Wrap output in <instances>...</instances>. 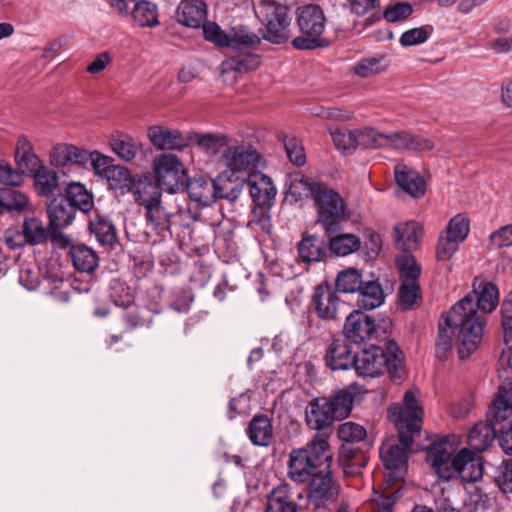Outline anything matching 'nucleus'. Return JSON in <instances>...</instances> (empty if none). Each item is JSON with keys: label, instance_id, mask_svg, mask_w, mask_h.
<instances>
[{"label": "nucleus", "instance_id": "1", "mask_svg": "<svg viewBox=\"0 0 512 512\" xmlns=\"http://www.w3.org/2000/svg\"><path fill=\"white\" fill-rule=\"evenodd\" d=\"M499 303V291L491 282L473 283V290L451 307V319L460 324L457 336L458 355L461 359L468 358L480 345L485 319L479 313L492 312Z\"/></svg>", "mask_w": 512, "mask_h": 512}, {"label": "nucleus", "instance_id": "2", "mask_svg": "<svg viewBox=\"0 0 512 512\" xmlns=\"http://www.w3.org/2000/svg\"><path fill=\"white\" fill-rule=\"evenodd\" d=\"M423 408L419 401V391L409 390L404 394L403 403L393 404L388 410V418L394 423L400 445L389 441L380 447V457L384 466L392 472L406 469L408 452L413 444V434L421 429Z\"/></svg>", "mask_w": 512, "mask_h": 512}, {"label": "nucleus", "instance_id": "3", "mask_svg": "<svg viewBox=\"0 0 512 512\" xmlns=\"http://www.w3.org/2000/svg\"><path fill=\"white\" fill-rule=\"evenodd\" d=\"M364 393L363 386L353 383L339 390L331 398H314L305 409L306 425L328 438L332 424L348 417L354 404L362 400Z\"/></svg>", "mask_w": 512, "mask_h": 512}, {"label": "nucleus", "instance_id": "4", "mask_svg": "<svg viewBox=\"0 0 512 512\" xmlns=\"http://www.w3.org/2000/svg\"><path fill=\"white\" fill-rule=\"evenodd\" d=\"M290 191L299 197L311 196L316 206L317 221L327 233L336 232L339 225L351 217L344 199L324 183L309 182L304 178L295 179L291 182Z\"/></svg>", "mask_w": 512, "mask_h": 512}, {"label": "nucleus", "instance_id": "5", "mask_svg": "<svg viewBox=\"0 0 512 512\" xmlns=\"http://www.w3.org/2000/svg\"><path fill=\"white\" fill-rule=\"evenodd\" d=\"M332 453L325 434L316 433L305 447L292 449L287 476L295 483H306L323 467L331 466Z\"/></svg>", "mask_w": 512, "mask_h": 512}, {"label": "nucleus", "instance_id": "6", "mask_svg": "<svg viewBox=\"0 0 512 512\" xmlns=\"http://www.w3.org/2000/svg\"><path fill=\"white\" fill-rule=\"evenodd\" d=\"M353 367L360 377L375 378L385 370L396 377L403 367L402 352L394 341H388L385 349L373 345L354 355Z\"/></svg>", "mask_w": 512, "mask_h": 512}, {"label": "nucleus", "instance_id": "7", "mask_svg": "<svg viewBox=\"0 0 512 512\" xmlns=\"http://www.w3.org/2000/svg\"><path fill=\"white\" fill-rule=\"evenodd\" d=\"M327 18L323 9L317 4H308L297 10V25L301 35L293 39L296 49L312 50L324 47L328 42L323 37Z\"/></svg>", "mask_w": 512, "mask_h": 512}, {"label": "nucleus", "instance_id": "8", "mask_svg": "<svg viewBox=\"0 0 512 512\" xmlns=\"http://www.w3.org/2000/svg\"><path fill=\"white\" fill-rule=\"evenodd\" d=\"M161 191L154 183L140 184L134 201L143 209L147 225L159 236L170 233L171 213L161 201Z\"/></svg>", "mask_w": 512, "mask_h": 512}, {"label": "nucleus", "instance_id": "9", "mask_svg": "<svg viewBox=\"0 0 512 512\" xmlns=\"http://www.w3.org/2000/svg\"><path fill=\"white\" fill-rule=\"evenodd\" d=\"M288 7L275 0H261L254 9L258 20L266 27L264 39L281 44L289 38L290 19Z\"/></svg>", "mask_w": 512, "mask_h": 512}, {"label": "nucleus", "instance_id": "10", "mask_svg": "<svg viewBox=\"0 0 512 512\" xmlns=\"http://www.w3.org/2000/svg\"><path fill=\"white\" fill-rule=\"evenodd\" d=\"M498 377L501 383L498 393L489 406V415L497 422L512 414V349L503 351L498 361Z\"/></svg>", "mask_w": 512, "mask_h": 512}, {"label": "nucleus", "instance_id": "11", "mask_svg": "<svg viewBox=\"0 0 512 512\" xmlns=\"http://www.w3.org/2000/svg\"><path fill=\"white\" fill-rule=\"evenodd\" d=\"M152 170L158 190L176 193L184 187L185 168L179 157L171 153H162L154 157Z\"/></svg>", "mask_w": 512, "mask_h": 512}, {"label": "nucleus", "instance_id": "12", "mask_svg": "<svg viewBox=\"0 0 512 512\" xmlns=\"http://www.w3.org/2000/svg\"><path fill=\"white\" fill-rule=\"evenodd\" d=\"M308 481L307 497L314 508H325L335 501L339 487L332 480L330 466L323 467Z\"/></svg>", "mask_w": 512, "mask_h": 512}, {"label": "nucleus", "instance_id": "13", "mask_svg": "<svg viewBox=\"0 0 512 512\" xmlns=\"http://www.w3.org/2000/svg\"><path fill=\"white\" fill-rule=\"evenodd\" d=\"M454 448L448 441L433 443L426 452V461L438 478L448 481L455 475Z\"/></svg>", "mask_w": 512, "mask_h": 512}, {"label": "nucleus", "instance_id": "14", "mask_svg": "<svg viewBox=\"0 0 512 512\" xmlns=\"http://www.w3.org/2000/svg\"><path fill=\"white\" fill-rule=\"evenodd\" d=\"M147 138L158 150H183L189 146L188 134L163 125L150 126Z\"/></svg>", "mask_w": 512, "mask_h": 512}, {"label": "nucleus", "instance_id": "15", "mask_svg": "<svg viewBox=\"0 0 512 512\" xmlns=\"http://www.w3.org/2000/svg\"><path fill=\"white\" fill-rule=\"evenodd\" d=\"M340 306V298L337 291L333 290L329 285H318L315 287L311 308L316 315L325 321L335 320L337 318Z\"/></svg>", "mask_w": 512, "mask_h": 512}, {"label": "nucleus", "instance_id": "16", "mask_svg": "<svg viewBox=\"0 0 512 512\" xmlns=\"http://www.w3.org/2000/svg\"><path fill=\"white\" fill-rule=\"evenodd\" d=\"M376 330L374 320L360 310L351 312L345 321L343 333L347 340L360 344L371 339Z\"/></svg>", "mask_w": 512, "mask_h": 512}, {"label": "nucleus", "instance_id": "17", "mask_svg": "<svg viewBox=\"0 0 512 512\" xmlns=\"http://www.w3.org/2000/svg\"><path fill=\"white\" fill-rule=\"evenodd\" d=\"M59 242L63 247H69L71 261L78 271L91 273L98 267L99 257L93 248L83 243H71L63 234H59Z\"/></svg>", "mask_w": 512, "mask_h": 512}, {"label": "nucleus", "instance_id": "18", "mask_svg": "<svg viewBox=\"0 0 512 512\" xmlns=\"http://www.w3.org/2000/svg\"><path fill=\"white\" fill-rule=\"evenodd\" d=\"M223 159L233 172L251 171L257 166L259 154L251 145L227 146Z\"/></svg>", "mask_w": 512, "mask_h": 512}, {"label": "nucleus", "instance_id": "19", "mask_svg": "<svg viewBox=\"0 0 512 512\" xmlns=\"http://www.w3.org/2000/svg\"><path fill=\"white\" fill-rule=\"evenodd\" d=\"M105 179L113 190H119L122 194L131 192L134 199L137 196V190L140 189V184L150 183L148 177H133L130 171L123 166L113 165L111 169L106 171Z\"/></svg>", "mask_w": 512, "mask_h": 512}, {"label": "nucleus", "instance_id": "20", "mask_svg": "<svg viewBox=\"0 0 512 512\" xmlns=\"http://www.w3.org/2000/svg\"><path fill=\"white\" fill-rule=\"evenodd\" d=\"M455 474H457L463 482L474 483L483 476L482 458L475 452L463 448L455 455Z\"/></svg>", "mask_w": 512, "mask_h": 512}, {"label": "nucleus", "instance_id": "21", "mask_svg": "<svg viewBox=\"0 0 512 512\" xmlns=\"http://www.w3.org/2000/svg\"><path fill=\"white\" fill-rule=\"evenodd\" d=\"M250 195L260 208H270L277 193L270 177L263 173H253L248 179Z\"/></svg>", "mask_w": 512, "mask_h": 512}, {"label": "nucleus", "instance_id": "22", "mask_svg": "<svg viewBox=\"0 0 512 512\" xmlns=\"http://www.w3.org/2000/svg\"><path fill=\"white\" fill-rule=\"evenodd\" d=\"M186 189L190 200L199 207L209 206L215 201L214 180L207 176L193 177L187 182Z\"/></svg>", "mask_w": 512, "mask_h": 512}, {"label": "nucleus", "instance_id": "23", "mask_svg": "<svg viewBox=\"0 0 512 512\" xmlns=\"http://www.w3.org/2000/svg\"><path fill=\"white\" fill-rule=\"evenodd\" d=\"M326 365L332 370H347L353 367L354 355L344 339H334L326 352Z\"/></svg>", "mask_w": 512, "mask_h": 512}, {"label": "nucleus", "instance_id": "24", "mask_svg": "<svg viewBox=\"0 0 512 512\" xmlns=\"http://www.w3.org/2000/svg\"><path fill=\"white\" fill-rule=\"evenodd\" d=\"M177 21L187 27L199 28L207 17L202 0H182L177 8Z\"/></svg>", "mask_w": 512, "mask_h": 512}, {"label": "nucleus", "instance_id": "25", "mask_svg": "<svg viewBox=\"0 0 512 512\" xmlns=\"http://www.w3.org/2000/svg\"><path fill=\"white\" fill-rule=\"evenodd\" d=\"M89 151L69 144H57L51 152V163L57 167L69 164L84 165L88 162Z\"/></svg>", "mask_w": 512, "mask_h": 512}, {"label": "nucleus", "instance_id": "26", "mask_svg": "<svg viewBox=\"0 0 512 512\" xmlns=\"http://www.w3.org/2000/svg\"><path fill=\"white\" fill-rule=\"evenodd\" d=\"M232 52L233 54L221 63L222 74L230 72L247 73L259 67L260 58L257 54L251 53L249 50Z\"/></svg>", "mask_w": 512, "mask_h": 512}, {"label": "nucleus", "instance_id": "27", "mask_svg": "<svg viewBox=\"0 0 512 512\" xmlns=\"http://www.w3.org/2000/svg\"><path fill=\"white\" fill-rule=\"evenodd\" d=\"M395 180L412 197L418 198L425 193V181L422 176L405 164L396 165Z\"/></svg>", "mask_w": 512, "mask_h": 512}, {"label": "nucleus", "instance_id": "28", "mask_svg": "<svg viewBox=\"0 0 512 512\" xmlns=\"http://www.w3.org/2000/svg\"><path fill=\"white\" fill-rule=\"evenodd\" d=\"M356 299L357 310H372L381 306L385 295L381 284L376 281H363L361 287L357 290Z\"/></svg>", "mask_w": 512, "mask_h": 512}, {"label": "nucleus", "instance_id": "29", "mask_svg": "<svg viewBox=\"0 0 512 512\" xmlns=\"http://www.w3.org/2000/svg\"><path fill=\"white\" fill-rule=\"evenodd\" d=\"M266 512H301L300 507L291 498L288 484H281L268 494Z\"/></svg>", "mask_w": 512, "mask_h": 512}, {"label": "nucleus", "instance_id": "30", "mask_svg": "<svg viewBox=\"0 0 512 512\" xmlns=\"http://www.w3.org/2000/svg\"><path fill=\"white\" fill-rule=\"evenodd\" d=\"M395 244L404 251L416 249L422 237V226L415 221L399 223L394 228Z\"/></svg>", "mask_w": 512, "mask_h": 512}, {"label": "nucleus", "instance_id": "31", "mask_svg": "<svg viewBox=\"0 0 512 512\" xmlns=\"http://www.w3.org/2000/svg\"><path fill=\"white\" fill-rule=\"evenodd\" d=\"M453 327H458L460 329V324L454 322L451 319V309L446 315L441 317L438 326V335L436 338L435 344V353L438 359H445L447 357L448 352L451 350L454 330ZM460 331L458 332V334Z\"/></svg>", "mask_w": 512, "mask_h": 512}, {"label": "nucleus", "instance_id": "32", "mask_svg": "<svg viewBox=\"0 0 512 512\" xmlns=\"http://www.w3.org/2000/svg\"><path fill=\"white\" fill-rule=\"evenodd\" d=\"M47 214L51 229L57 230L71 224L75 209L65 199H54L47 207Z\"/></svg>", "mask_w": 512, "mask_h": 512}, {"label": "nucleus", "instance_id": "33", "mask_svg": "<svg viewBox=\"0 0 512 512\" xmlns=\"http://www.w3.org/2000/svg\"><path fill=\"white\" fill-rule=\"evenodd\" d=\"M496 437V429L488 420L476 423L468 434L470 448L477 452L486 450Z\"/></svg>", "mask_w": 512, "mask_h": 512}, {"label": "nucleus", "instance_id": "34", "mask_svg": "<svg viewBox=\"0 0 512 512\" xmlns=\"http://www.w3.org/2000/svg\"><path fill=\"white\" fill-rule=\"evenodd\" d=\"M109 145L117 157L125 162L133 161L139 152L138 142L128 134L111 135Z\"/></svg>", "mask_w": 512, "mask_h": 512}, {"label": "nucleus", "instance_id": "35", "mask_svg": "<svg viewBox=\"0 0 512 512\" xmlns=\"http://www.w3.org/2000/svg\"><path fill=\"white\" fill-rule=\"evenodd\" d=\"M297 249L299 258L305 263L319 262L326 255L324 241L314 235L304 236Z\"/></svg>", "mask_w": 512, "mask_h": 512}, {"label": "nucleus", "instance_id": "36", "mask_svg": "<svg viewBox=\"0 0 512 512\" xmlns=\"http://www.w3.org/2000/svg\"><path fill=\"white\" fill-rule=\"evenodd\" d=\"M189 145L196 144L200 149L209 155H215L222 148H227L228 137L211 133L201 134L198 132L188 133Z\"/></svg>", "mask_w": 512, "mask_h": 512}, {"label": "nucleus", "instance_id": "37", "mask_svg": "<svg viewBox=\"0 0 512 512\" xmlns=\"http://www.w3.org/2000/svg\"><path fill=\"white\" fill-rule=\"evenodd\" d=\"M29 204L28 197L21 191L12 188H0V214L4 212H22Z\"/></svg>", "mask_w": 512, "mask_h": 512}, {"label": "nucleus", "instance_id": "38", "mask_svg": "<svg viewBox=\"0 0 512 512\" xmlns=\"http://www.w3.org/2000/svg\"><path fill=\"white\" fill-rule=\"evenodd\" d=\"M248 436L255 445H268L272 439V425L268 417L254 416L248 426Z\"/></svg>", "mask_w": 512, "mask_h": 512}, {"label": "nucleus", "instance_id": "39", "mask_svg": "<svg viewBox=\"0 0 512 512\" xmlns=\"http://www.w3.org/2000/svg\"><path fill=\"white\" fill-rule=\"evenodd\" d=\"M260 44V38L246 27H234L228 37V45L232 51L255 49Z\"/></svg>", "mask_w": 512, "mask_h": 512}, {"label": "nucleus", "instance_id": "40", "mask_svg": "<svg viewBox=\"0 0 512 512\" xmlns=\"http://www.w3.org/2000/svg\"><path fill=\"white\" fill-rule=\"evenodd\" d=\"M74 209L87 213L93 207L92 195L79 182H71L66 187V198Z\"/></svg>", "mask_w": 512, "mask_h": 512}, {"label": "nucleus", "instance_id": "41", "mask_svg": "<svg viewBox=\"0 0 512 512\" xmlns=\"http://www.w3.org/2000/svg\"><path fill=\"white\" fill-rule=\"evenodd\" d=\"M34 186L39 195H51L58 187L57 173L46 166H38L34 171Z\"/></svg>", "mask_w": 512, "mask_h": 512}, {"label": "nucleus", "instance_id": "42", "mask_svg": "<svg viewBox=\"0 0 512 512\" xmlns=\"http://www.w3.org/2000/svg\"><path fill=\"white\" fill-rule=\"evenodd\" d=\"M89 228L101 245L112 246L117 242L116 229L110 220L96 216L90 221Z\"/></svg>", "mask_w": 512, "mask_h": 512}, {"label": "nucleus", "instance_id": "43", "mask_svg": "<svg viewBox=\"0 0 512 512\" xmlns=\"http://www.w3.org/2000/svg\"><path fill=\"white\" fill-rule=\"evenodd\" d=\"M329 246L335 255L347 256L360 248L361 241L356 235L349 233L329 235Z\"/></svg>", "mask_w": 512, "mask_h": 512}, {"label": "nucleus", "instance_id": "44", "mask_svg": "<svg viewBox=\"0 0 512 512\" xmlns=\"http://www.w3.org/2000/svg\"><path fill=\"white\" fill-rule=\"evenodd\" d=\"M21 231L27 245H40L47 240V230L42 221L36 217L25 218Z\"/></svg>", "mask_w": 512, "mask_h": 512}, {"label": "nucleus", "instance_id": "45", "mask_svg": "<svg viewBox=\"0 0 512 512\" xmlns=\"http://www.w3.org/2000/svg\"><path fill=\"white\" fill-rule=\"evenodd\" d=\"M131 14L135 23L140 27H153L159 23L157 7L149 1H138Z\"/></svg>", "mask_w": 512, "mask_h": 512}, {"label": "nucleus", "instance_id": "46", "mask_svg": "<svg viewBox=\"0 0 512 512\" xmlns=\"http://www.w3.org/2000/svg\"><path fill=\"white\" fill-rule=\"evenodd\" d=\"M362 283V276L359 270L355 268H347L340 271L335 280L337 291L342 293L357 292Z\"/></svg>", "mask_w": 512, "mask_h": 512}, {"label": "nucleus", "instance_id": "47", "mask_svg": "<svg viewBox=\"0 0 512 512\" xmlns=\"http://www.w3.org/2000/svg\"><path fill=\"white\" fill-rule=\"evenodd\" d=\"M110 298L116 306L130 307L134 302L131 288L119 279H112L109 285Z\"/></svg>", "mask_w": 512, "mask_h": 512}, {"label": "nucleus", "instance_id": "48", "mask_svg": "<svg viewBox=\"0 0 512 512\" xmlns=\"http://www.w3.org/2000/svg\"><path fill=\"white\" fill-rule=\"evenodd\" d=\"M469 229L468 218L464 214H457L450 219L442 234L458 243H462L467 238Z\"/></svg>", "mask_w": 512, "mask_h": 512}, {"label": "nucleus", "instance_id": "49", "mask_svg": "<svg viewBox=\"0 0 512 512\" xmlns=\"http://www.w3.org/2000/svg\"><path fill=\"white\" fill-rule=\"evenodd\" d=\"M388 66V61L384 56L370 57L362 59L355 67L354 72L360 77H368L384 71Z\"/></svg>", "mask_w": 512, "mask_h": 512}, {"label": "nucleus", "instance_id": "50", "mask_svg": "<svg viewBox=\"0 0 512 512\" xmlns=\"http://www.w3.org/2000/svg\"><path fill=\"white\" fill-rule=\"evenodd\" d=\"M215 184V200L217 198L227 199L229 201H235L241 194V186L238 183L232 182L230 179L224 176L217 177L214 180Z\"/></svg>", "mask_w": 512, "mask_h": 512}, {"label": "nucleus", "instance_id": "51", "mask_svg": "<svg viewBox=\"0 0 512 512\" xmlns=\"http://www.w3.org/2000/svg\"><path fill=\"white\" fill-rule=\"evenodd\" d=\"M358 145L367 148H377L385 146L386 133H379L373 128L364 127L356 130Z\"/></svg>", "mask_w": 512, "mask_h": 512}, {"label": "nucleus", "instance_id": "52", "mask_svg": "<svg viewBox=\"0 0 512 512\" xmlns=\"http://www.w3.org/2000/svg\"><path fill=\"white\" fill-rule=\"evenodd\" d=\"M433 32L432 26L426 25L405 31L400 37L403 47L419 45L426 42Z\"/></svg>", "mask_w": 512, "mask_h": 512}, {"label": "nucleus", "instance_id": "53", "mask_svg": "<svg viewBox=\"0 0 512 512\" xmlns=\"http://www.w3.org/2000/svg\"><path fill=\"white\" fill-rule=\"evenodd\" d=\"M355 134H356V130H354V131L336 130L333 133H331V137H332L334 145L336 146V148L338 150L342 151L343 153L350 154L358 146L357 136Z\"/></svg>", "mask_w": 512, "mask_h": 512}, {"label": "nucleus", "instance_id": "54", "mask_svg": "<svg viewBox=\"0 0 512 512\" xmlns=\"http://www.w3.org/2000/svg\"><path fill=\"white\" fill-rule=\"evenodd\" d=\"M337 435L340 440L347 443L360 442L365 439L366 430L354 422H345L339 426Z\"/></svg>", "mask_w": 512, "mask_h": 512}, {"label": "nucleus", "instance_id": "55", "mask_svg": "<svg viewBox=\"0 0 512 512\" xmlns=\"http://www.w3.org/2000/svg\"><path fill=\"white\" fill-rule=\"evenodd\" d=\"M501 326L506 344L512 342V290L507 294L501 305Z\"/></svg>", "mask_w": 512, "mask_h": 512}, {"label": "nucleus", "instance_id": "56", "mask_svg": "<svg viewBox=\"0 0 512 512\" xmlns=\"http://www.w3.org/2000/svg\"><path fill=\"white\" fill-rule=\"evenodd\" d=\"M284 147L291 163L299 167L305 164L306 155L299 140L295 137H285Z\"/></svg>", "mask_w": 512, "mask_h": 512}, {"label": "nucleus", "instance_id": "57", "mask_svg": "<svg viewBox=\"0 0 512 512\" xmlns=\"http://www.w3.org/2000/svg\"><path fill=\"white\" fill-rule=\"evenodd\" d=\"M398 265L402 281L418 282L421 269L413 257L405 256L401 258Z\"/></svg>", "mask_w": 512, "mask_h": 512}, {"label": "nucleus", "instance_id": "58", "mask_svg": "<svg viewBox=\"0 0 512 512\" xmlns=\"http://www.w3.org/2000/svg\"><path fill=\"white\" fill-rule=\"evenodd\" d=\"M419 284L418 282L402 281L399 288V299L405 308L412 307L419 297Z\"/></svg>", "mask_w": 512, "mask_h": 512}, {"label": "nucleus", "instance_id": "59", "mask_svg": "<svg viewBox=\"0 0 512 512\" xmlns=\"http://www.w3.org/2000/svg\"><path fill=\"white\" fill-rule=\"evenodd\" d=\"M24 171L14 169L4 160H0V182L9 186H20L23 182Z\"/></svg>", "mask_w": 512, "mask_h": 512}, {"label": "nucleus", "instance_id": "60", "mask_svg": "<svg viewBox=\"0 0 512 512\" xmlns=\"http://www.w3.org/2000/svg\"><path fill=\"white\" fill-rule=\"evenodd\" d=\"M460 243L452 240L451 238L441 234L438 239L436 248V257L439 261H447L452 258L458 250Z\"/></svg>", "mask_w": 512, "mask_h": 512}, {"label": "nucleus", "instance_id": "61", "mask_svg": "<svg viewBox=\"0 0 512 512\" xmlns=\"http://www.w3.org/2000/svg\"><path fill=\"white\" fill-rule=\"evenodd\" d=\"M203 25V34L206 40L213 42L219 47H227L229 35L225 34L216 23H207Z\"/></svg>", "mask_w": 512, "mask_h": 512}, {"label": "nucleus", "instance_id": "62", "mask_svg": "<svg viewBox=\"0 0 512 512\" xmlns=\"http://www.w3.org/2000/svg\"><path fill=\"white\" fill-rule=\"evenodd\" d=\"M413 8L409 3L400 2L389 6L383 13L384 18L388 22H398L410 16Z\"/></svg>", "mask_w": 512, "mask_h": 512}, {"label": "nucleus", "instance_id": "63", "mask_svg": "<svg viewBox=\"0 0 512 512\" xmlns=\"http://www.w3.org/2000/svg\"><path fill=\"white\" fill-rule=\"evenodd\" d=\"M88 161L91 162L95 173L103 177L106 176V171L113 167L112 158L97 151L89 152Z\"/></svg>", "mask_w": 512, "mask_h": 512}, {"label": "nucleus", "instance_id": "64", "mask_svg": "<svg viewBox=\"0 0 512 512\" xmlns=\"http://www.w3.org/2000/svg\"><path fill=\"white\" fill-rule=\"evenodd\" d=\"M411 141V134L408 132H395L386 134L385 146H389L395 149H407L409 150V142Z\"/></svg>", "mask_w": 512, "mask_h": 512}]
</instances>
